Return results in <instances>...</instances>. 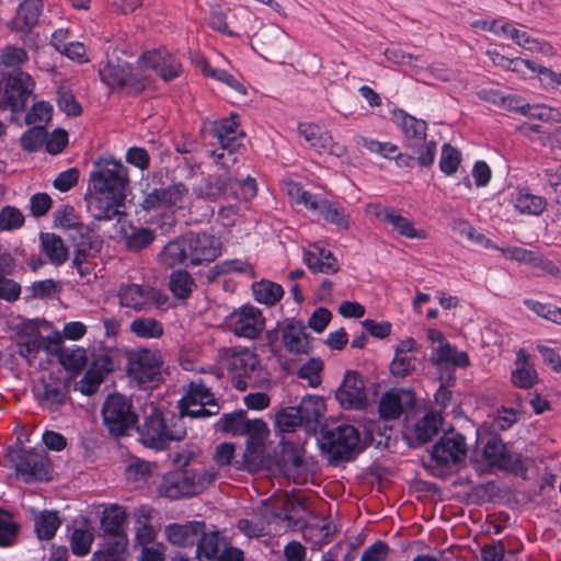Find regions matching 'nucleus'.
<instances>
[{
    "label": "nucleus",
    "instance_id": "nucleus-34",
    "mask_svg": "<svg viewBox=\"0 0 561 561\" xmlns=\"http://www.w3.org/2000/svg\"><path fill=\"white\" fill-rule=\"evenodd\" d=\"M304 261L313 273L333 274L339 271V264L332 252L314 247L304 254Z\"/></svg>",
    "mask_w": 561,
    "mask_h": 561
},
{
    "label": "nucleus",
    "instance_id": "nucleus-16",
    "mask_svg": "<svg viewBox=\"0 0 561 561\" xmlns=\"http://www.w3.org/2000/svg\"><path fill=\"white\" fill-rule=\"evenodd\" d=\"M14 462L16 474L26 483L49 479L50 461L44 451L22 449L16 454Z\"/></svg>",
    "mask_w": 561,
    "mask_h": 561
},
{
    "label": "nucleus",
    "instance_id": "nucleus-50",
    "mask_svg": "<svg viewBox=\"0 0 561 561\" xmlns=\"http://www.w3.org/2000/svg\"><path fill=\"white\" fill-rule=\"evenodd\" d=\"M462 160L461 152L450 144H444L442 147L439 170L447 176L454 175Z\"/></svg>",
    "mask_w": 561,
    "mask_h": 561
},
{
    "label": "nucleus",
    "instance_id": "nucleus-1",
    "mask_svg": "<svg viewBox=\"0 0 561 561\" xmlns=\"http://www.w3.org/2000/svg\"><path fill=\"white\" fill-rule=\"evenodd\" d=\"M128 169L116 160H106L95 164L90 173V187L93 190L87 198V207L96 220H112L124 214Z\"/></svg>",
    "mask_w": 561,
    "mask_h": 561
},
{
    "label": "nucleus",
    "instance_id": "nucleus-42",
    "mask_svg": "<svg viewBox=\"0 0 561 561\" xmlns=\"http://www.w3.org/2000/svg\"><path fill=\"white\" fill-rule=\"evenodd\" d=\"M259 364L257 356L249 351L233 354L228 362L230 370L247 379H252Z\"/></svg>",
    "mask_w": 561,
    "mask_h": 561
},
{
    "label": "nucleus",
    "instance_id": "nucleus-35",
    "mask_svg": "<svg viewBox=\"0 0 561 561\" xmlns=\"http://www.w3.org/2000/svg\"><path fill=\"white\" fill-rule=\"evenodd\" d=\"M39 241L41 251L53 265L60 266L67 261L68 250L59 236L53 232H41Z\"/></svg>",
    "mask_w": 561,
    "mask_h": 561
},
{
    "label": "nucleus",
    "instance_id": "nucleus-53",
    "mask_svg": "<svg viewBox=\"0 0 561 561\" xmlns=\"http://www.w3.org/2000/svg\"><path fill=\"white\" fill-rule=\"evenodd\" d=\"M354 141L357 146H362L368 151L377 153L383 158H391L392 154L398 152V147L391 142H380L376 139L360 135L356 136Z\"/></svg>",
    "mask_w": 561,
    "mask_h": 561
},
{
    "label": "nucleus",
    "instance_id": "nucleus-49",
    "mask_svg": "<svg viewBox=\"0 0 561 561\" xmlns=\"http://www.w3.org/2000/svg\"><path fill=\"white\" fill-rule=\"evenodd\" d=\"M275 425L280 432H294L304 425L301 414L297 407H286L277 412Z\"/></svg>",
    "mask_w": 561,
    "mask_h": 561
},
{
    "label": "nucleus",
    "instance_id": "nucleus-32",
    "mask_svg": "<svg viewBox=\"0 0 561 561\" xmlns=\"http://www.w3.org/2000/svg\"><path fill=\"white\" fill-rule=\"evenodd\" d=\"M511 202L514 208L523 215L539 216L547 207L545 197L533 194L526 187L517 188L512 194Z\"/></svg>",
    "mask_w": 561,
    "mask_h": 561
},
{
    "label": "nucleus",
    "instance_id": "nucleus-60",
    "mask_svg": "<svg viewBox=\"0 0 561 561\" xmlns=\"http://www.w3.org/2000/svg\"><path fill=\"white\" fill-rule=\"evenodd\" d=\"M60 364L68 370H80L85 365V353L82 348L62 350L58 355Z\"/></svg>",
    "mask_w": 561,
    "mask_h": 561
},
{
    "label": "nucleus",
    "instance_id": "nucleus-40",
    "mask_svg": "<svg viewBox=\"0 0 561 561\" xmlns=\"http://www.w3.org/2000/svg\"><path fill=\"white\" fill-rule=\"evenodd\" d=\"M538 380L537 373L527 360L524 350L517 353L516 368L512 371V382L523 389L531 388Z\"/></svg>",
    "mask_w": 561,
    "mask_h": 561
},
{
    "label": "nucleus",
    "instance_id": "nucleus-58",
    "mask_svg": "<svg viewBox=\"0 0 561 561\" xmlns=\"http://www.w3.org/2000/svg\"><path fill=\"white\" fill-rule=\"evenodd\" d=\"M416 358L413 355L394 354L390 371L394 377L404 378L415 369Z\"/></svg>",
    "mask_w": 561,
    "mask_h": 561
},
{
    "label": "nucleus",
    "instance_id": "nucleus-55",
    "mask_svg": "<svg viewBox=\"0 0 561 561\" xmlns=\"http://www.w3.org/2000/svg\"><path fill=\"white\" fill-rule=\"evenodd\" d=\"M93 539V534L88 529L76 528L70 539L72 553L78 557L87 556L90 552Z\"/></svg>",
    "mask_w": 561,
    "mask_h": 561
},
{
    "label": "nucleus",
    "instance_id": "nucleus-22",
    "mask_svg": "<svg viewBox=\"0 0 561 561\" xmlns=\"http://www.w3.org/2000/svg\"><path fill=\"white\" fill-rule=\"evenodd\" d=\"M298 131L309 146L320 153L327 152L340 157L345 151L343 147L333 141L332 136L328 131L322 130L316 124L300 123Z\"/></svg>",
    "mask_w": 561,
    "mask_h": 561
},
{
    "label": "nucleus",
    "instance_id": "nucleus-14",
    "mask_svg": "<svg viewBox=\"0 0 561 561\" xmlns=\"http://www.w3.org/2000/svg\"><path fill=\"white\" fill-rule=\"evenodd\" d=\"M128 373L141 386L159 382L162 376V360L157 351L139 348L128 356Z\"/></svg>",
    "mask_w": 561,
    "mask_h": 561
},
{
    "label": "nucleus",
    "instance_id": "nucleus-63",
    "mask_svg": "<svg viewBox=\"0 0 561 561\" xmlns=\"http://www.w3.org/2000/svg\"><path fill=\"white\" fill-rule=\"evenodd\" d=\"M53 106L45 101L35 103L26 114L25 121L28 125L46 122L50 119Z\"/></svg>",
    "mask_w": 561,
    "mask_h": 561
},
{
    "label": "nucleus",
    "instance_id": "nucleus-3",
    "mask_svg": "<svg viewBox=\"0 0 561 561\" xmlns=\"http://www.w3.org/2000/svg\"><path fill=\"white\" fill-rule=\"evenodd\" d=\"M138 433L145 446L162 450L171 442L183 439L186 428L181 416L152 408L151 412L146 414L142 425L138 427Z\"/></svg>",
    "mask_w": 561,
    "mask_h": 561
},
{
    "label": "nucleus",
    "instance_id": "nucleus-25",
    "mask_svg": "<svg viewBox=\"0 0 561 561\" xmlns=\"http://www.w3.org/2000/svg\"><path fill=\"white\" fill-rule=\"evenodd\" d=\"M369 213L381 222L388 224L392 227L393 230H396L401 236L414 239V238H421L422 231L416 230L413 227V224L408 218L401 216L396 209L380 206V205H374L370 206Z\"/></svg>",
    "mask_w": 561,
    "mask_h": 561
},
{
    "label": "nucleus",
    "instance_id": "nucleus-4",
    "mask_svg": "<svg viewBox=\"0 0 561 561\" xmlns=\"http://www.w3.org/2000/svg\"><path fill=\"white\" fill-rule=\"evenodd\" d=\"M393 122L403 134L404 145L413 150L419 165L428 168L434 163L437 144L434 140L426 141L427 123L408 114L403 110L393 112Z\"/></svg>",
    "mask_w": 561,
    "mask_h": 561
},
{
    "label": "nucleus",
    "instance_id": "nucleus-13",
    "mask_svg": "<svg viewBox=\"0 0 561 561\" xmlns=\"http://www.w3.org/2000/svg\"><path fill=\"white\" fill-rule=\"evenodd\" d=\"M483 457L491 467L501 471L515 476H523L527 471L522 455L510 450L507 445L496 435L486 440L483 447Z\"/></svg>",
    "mask_w": 561,
    "mask_h": 561
},
{
    "label": "nucleus",
    "instance_id": "nucleus-52",
    "mask_svg": "<svg viewBox=\"0 0 561 561\" xmlns=\"http://www.w3.org/2000/svg\"><path fill=\"white\" fill-rule=\"evenodd\" d=\"M47 140V131L43 126H34L23 133L21 137V146L28 152L39 150Z\"/></svg>",
    "mask_w": 561,
    "mask_h": 561
},
{
    "label": "nucleus",
    "instance_id": "nucleus-17",
    "mask_svg": "<svg viewBox=\"0 0 561 561\" xmlns=\"http://www.w3.org/2000/svg\"><path fill=\"white\" fill-rule=\"evenodd\" d=\"M185 236L190 265L207 264L220 255L221 242L215 236L194 231H190Z\"/></svg>",
    "mask_w": 561,
    "mask_h": 561
},
{
    "label": "nucleus",
    "instance_id": "nucleus-41",
    "mask_svg": "<svg viewBox=\"0 0 561 561\" xmlns=\"http://www.w3.org/2000/svg\"><path fill=\"white\" fill-rule=\"evenodd\" d=\"M61 525L57 511H42L34 518V528L39 540H50Z\"/></svg>",
    "mask_w": 561,
    "mask_h": 561
},
{
    "label": "nucleus",
    "instance_id": "nucleus-9",
    "mask_svg": "<svg viewBox=\"0 0 561 561\" xmlns=\"http://www.w3.org/2000/svg\"><path fill=\"white\" fill-rule=\"evenodd\" d=\"M213 134L219 144V148L211 151L213 158L226 167L241 162L237 150L241 145L240 137L243 136V131L239 128L237 116L231 114L229 117L215 122Z\"/></svg>",
    "mask_w": 561,
    "mask_h": 561
},
{
    "label": "nucleus",
    "instance_id": "nucleus-20",
    "mask_svg": "<svg viewBox=\"0 0 561 561\" xmlns=\"http://www.w3.org/2000/svg\"><path fill=\"white\" fill-rule=\"evenodd\" d=\"M140 62L145 68L153 69L164 81H171L182 72L179 59L164 49L144 53Z\"/></svg>",
    "mask_w": 561,
    "mask_h": 561
},
{
    "label": "nucleus",
    "instance_id": "nucleus-57",
    "mask_svg": "<svg viewBox=\"0 0 561 561\" xmlns=\"http://www.w3.org/2000/svg\"><path fill=\"white\" fill-rule=\"evenodd\" d=\"M162 190V196L167 208L178 207L181 208L185 196L187 195V187L182 182L175 183L168 187H159Z\"/></svg>",
    "mask_w": 561,
    "mask_h": 561
},
{
    "label": "nucleus",
    "instance_id": "nucleus-7",
    "mask_svg": "<svg viewBox=\"0 0 561 561\" xmlns=\"http://www.w3.org/2000/svg\"><path fill=\"white\" fill-rule=\"evenodd\" d=\"M215 480V473L204 469L185 470L165 477L159 488L160 494L170 499L197 495Z\"/></svg>",
    "mask_w": 561,
    "mask_h": 561
},
{
    "label": "nucleus",
    "instance_id": "nucleus-15",
    "mask_svg": "<svg viewBox=\"0 0 561 561\" xmlns=\"http://www.w3.org/2000/svg\"><path fill=\"white\" fill-rule=\"evenodd\" d=\"M122 307L146 311L163 305L167 298L154 287L138 284H122L118 289Z\"/></svg>",
    "mask_w": 561,
    "mask_h": 561
},
{
    "label": "nucleus",
    "instance_id": "nucleus-56",
    "mask_svg": "<svg viewBox=\"0 0 561 561\" xmlns=\"http://www.w3.org/2000/svg\"><path fill=\"white\" fill-rule=\"evenodd\" d=\"M57 105L67 116L76 117L82 113L80 103L77 102L72 92L65 87H59L57 90Z\"/></svg>",
    "mask_w": 561,
    "mask_h": 561
},
{
    "label": "nucleus",
    "instance_id": "nucleus-6",
    "mask_svg": "<svg viewBox=\"0 0 561 561\" xmlns=\"http://www.w3.org/2000/svg\"><path fill=\"white\" fill-rule=\"evenodd\" d=\"M359 433L352 425H339L323 430L319 445L330 462L348 461L354 458L359 447Z\"/></svg>",
    "mask_w": 561,
    "mask_h": 561
},
{
    "label": "nucleus",
    "instance_id": "nucleus-37",
    "mask_svg": "<svg viewBox=\"0 0 561 561\" xmlns=\"http://www.w3.org/2000/svg\"><path fill=\"white\" fill-rule=\"evenodd\" d=\"M431 360L438 366L466 367L469 365V357L466 352H458L450 343L438 345L433 352Z\"/></svg>",
    "mask_w": 561,
    "mask_h": 561
},
{
    "label": "nucleus",
    "instance_id": "nucleus-19",
    "mask_svg": "<svg viewBox=\"0 0 561 561\" xmlns=\"http://www.w3.org/2000/svg\"><path fill=\"white\" fill-rule=\"evenodd\" d=\"M335 398L344 409H364L366 407V393L362 376L355 371H347L336 390Z\"/></svg>",
    "mask_w": 561,
    "mask_h": 561
},
{
    "label": "nucleus",
    "instance_id": "nucleus-51",
    "mask_svg": "<svg viewBox=\"0 0 561 561\" xmlns=\"http://www.w3.org/2000/svg\"><path fill=\"white\" fill-rule=\"evenodd\" d=\"M154 240V232L149 228H133L126 236V248L138 252L150 245Z\"/></svg>",
    "mask_w": 561,
    "mask_h": 561
},
{
    "label": "nucleus",
    "instance_id": "nucleus-2",
    "mask_svg": "<svg viewBox=\"0 0 561 561\" xmlns=\"http://www.w3.org/2000/svg\"><path fill=\"white\" fill-rule=\"evenodd\" d=\"M216 170L193 186V194L201 199L216 202L220 198L250 201L256 195L254 178L240 172L242 162L236 165H221L214 158Z\"/></svg>",
    "mask_w": 561,
    "mask_h": 561
},
{
    "label": "nucleus",
    "instance_id": "nucleus-54",
    "mask_svg": "<svg viewBox=\"0 0 561 561\" xmlns=\"http://www.w3.org/2000/svg\"><path fill=\"white\" fill-rule=\"evenodd\" d=\"M19 525L13 522L12 516L0 510V546H12L18 537Z\"/></svg>",
    "mask_w": 561,
    "mask_h": 561
},
{
    "label": "nucleus",
    "instance_id": "nucleus-28",
    "mask_svg": "<svg viewBox=\"0 0 561 561\" xmlns=\"http://www.w3.org/2000/svg\"><path fill=\"white\" fill-rule=\"evenodd\" d=\"M126 520V512L119 505H112L103 511L101 517V529L104 534V540L117 541L119 537H123L125 543H128L127 534L124 529V523Z\"/></svg>",
    "mask_w": 561,
    "mask_h": 561
},
{
    "label": "nucleus",
    "instance_id": "nucleus-38",
    "mask_svg": "<svg viewBox=\"0 0 561 561\" xmlns=\"http://www.w3.org/2000/svg\"><path fill=\"white\" fill-rule=\"evenodd\" d=\"M160 260L168 267L181 264L190 265L186 236L183 234L165 244L160 253Z\"/></svg>",
    "mask_w": 561,
    "mask_h": 561
},
{
    "label": "nucleus",
    "instance_id": "nucleus-31",
    "mask_svg": "<svg viewBox=\"0 0 561 561\" xmlns=\"http://www.w3.org/2000/svg\"><path fill=\"white\" fill-rule=\"evenodd\" d=\"M100 78L111 90H122L131 75V67L121 59L108 60L99 71Z\"/></svg>",
    "mask_w": 561,
    "mask_h": 561
},
{
    "label": "nucleus",
    "instance_id": "nucleus-47",
    "mask_svg": "<svg viewBox=\"0 0 561 561\" xmlns=\"http://www.w3.org/2000/svg\"><path fill=\"white\" fill-rule=\"evenodd\" d=\"M129 329L142 339H158L163 334L162 324L153 318H137L131 321Z\"/></svg>",
    "mask_w": 561,
    "mask_h": 561
},
{
    "label": "nucleus",
    "instance_id": "nucleus-23",
    "mask_svg": "<svg viewBox=\"0 0 561 561\" xmlns=\"http://www.w3.org/2000/svg\"><path fill=\"white\" fill-rule=\"evenodd\" d=\"M414 403V394L410 390L389 391L380 400L379 412L385 420H396L412 409Z\"/></svg>",
    "mask_w": 561,
    "mask_h": 561
},
{
    "label": "nucleus",
    "instance_id": "nucleus-36",
    "mask_svg": "<svg viewBox=\"0 0 561 561\" xmlns=\"http://www.w3.org/2000/svg\"><path fill=\"white\" fill-rule=\"evenodd\" d=\"M297 408L301 414L302 423L309 427L319 425L327 411L324 400L318 396L305 397Z\"/></svg>",
    "mask_w": 561,
    "mask_h": 561
},
{
    "label": "nucleus",
    "instance_id": "nucleus-24",
    "mask_svg": "<svg viewBox=\"0 0 561 561\" xmlns=\"http://www.w3.org/2000/svg\"><path fill=\"white\" fill-rule=\"evenodd\" d=\"M43 7L42 0H24L19 4L15 16L8 26L12 31L28 34L37 25Z\"/></svg>",
    "mask_w": 561,
    "mask_h": 561
},
{
    "label": "nucleus",
    "instance_id": "nucleus-44",
    "mask_svg": "<svg viewBox=\"0 0 561 561\" xmlns=\"http://www.w3.org/2000/svg\"><path fill=\"white\" fill-rule=\"evenodd\" d=\"M231 273H239L249 275L250 277L255 276L254 268L251 263L240 259L225 260L214 265L208 272V279L213 280L217 276L227 275Z\"/></svg>",
    "mask_w": 561,
    "mask_h": 561
},
{
    "label": "nucleus",
    "instance_id": "nucleus-33",
    "mask_svg": "<svg viewBox=\"0 0 561 561\" xmlns=\"http://www.w3.org/2000/svg\"><path fill=\"white\" fill-rule=\"evenodd\" d=\"M69 239L76 248L75 253H96L102 247L99 236L82 222L69 230Z\"/></svg>",
    "mask_w": 561,
    "mask_h": 561
},
{
    "label": "nucleus",
    "instance_id": "nucleus-45",
    "mask_svg": "<svg viewBox=\"0 0 561 561\" xmlns=\"http://www.w3.org/2000/svg\"><path fill=\"white\" fill-rule=\"evenodd\" d=\"M254 299L267 306L276 304L284 295V289L280 285L262 279L252 285Z\"/></svg>",
    "mask_w": 561,
    "mask_h": 561
},
{
    "label": "nucleus",
    "instance_id": "nucleus-18",
    "mask_svg": "<svg viewBox=\"0 0 561 561\" xmlns=\"http://www.w3.org/2000/svg\"><path fill=\"white\" fill-rule=\"evenodd\" d=\"M229 328L239 337L254 340L263 332L265 319L259 308L244 305L230 316Z\"/></svg>",
    "mask_w": 561,
    "mask_h": 561
},
{
    "label": "nucleus",
    "instance_id": "nucleus-48",
    "mask_svg": "<svg viewBox=\"0 0 561 561\" xmlns=\"http://www.w3.org/2000/svg\"><path fill=\"white\" fill-rule=\"evenodd\" d=\"M127 548V543L123 537L117 541L104 540V548L96 550L91 561H123V554Z\"/></svg>",
    "mask_w": 561,
    "mask_h": 561
},
{
    "label": "nucleus",
    "instance_id": "nucleus-61",
    "mask_svg": "<svg viewBox=\"0 0 561 561\" xmlns=\"http://www.w3.org/2000/svg\"><path fill=\"white\" fill-rule=\"evenodd\" d=\"M322 362L319 358H310L298 370V377L308 379L311 387H317L320 383V371L322 370Z\"/></svg>",
    "mask_w": 561,
    "mask_h": 561
},
{
    "label": "nucleus",
    "instance_id": "nucleus-10",
    "mask_svg": "<svg viewBox=\"0 0 561 561\" xmlns=\"http://www.w3.org/2000/svg\"><path fill=\"white\" fill-rule=\"evenodd\" d=\"M102 416L108 433L116 437L127 435L138 422L130 400L119 393L107 397L102 408Z\"/></svg>",
    "mask_w": 561,
    "mask_h": 561
},
{
    "label": "nucleus",
    "instance_id": "nucleus-39",
    "mask_svg": "<svg viewBox=\"0 0 561 561\" xmlns=\"http://www.w3.org/2000/svg\"><path fill=\"white\" fill-rule=\"evenodd\" d=\"M224 542L218 533L206 534L204 530V535L196 542V558L198 561H217Z\"/></svg>",
    "mask_w": 561,
    "mask_h": 561
},
{
    "label": "nucleus",
    "instance_id": "nucleus-27",
    "mask_svg": "<svg viewBox=\"0 0 561 561\" xmlns=\"http://www.w3.org/2000/svg\"><path fill=\"white\" fill-rule=\"evenodd\" d=\"M69 383L67 380L49 376L43 380V391L38 393L39 402L49 410H57L68 400Z\"/></svg>",
    "mask_w": 561,
    "mask_h": 561
},
{
    "label": "nucleus",
    "instance_id": "nucleus-43",
    "mask_svg": "<svg viewBox=\"0 0 561 561\" xmlns=\"http://www.w3.org/2000/svg\"><path fill=\"white\" fill-rule=\"evenodd\" d=\"M195 288V279L187 271L176 270L171 273L169 289L175 298L185 300L190 298Z\"/></svg>",
    "mask_w": 561,
    "mask_h": 561
},
{
    "label": "nucleus",
    "instance_id": "nucleus-30",
    "mask_svg": "<svg viewBox=\"0 0 561 561\" xmlns=\"http://www.w3.org/2000/svg\"><path fill=\"white\" fill-rule=\"evenodd\" d=\"M440 425L442 417L439 414L426 413L414 424L413 433L407 436L409 445L417 448L431 442L439 433Z\"/></svg>",
    "mask_w": 561,
    "mask_h": 561
},
{
    "label": "nucleus",
    "instance_id": "nucleus-64",
    "mask_svg": "<svg viewBox=\"0 0 561 561\" xmlns=\"http://www.w3.org/2000/svg\"><path fill=\"white\" fill-rule=\"evenodd\" d=\"M389 551V546L385 541L378 540L364 550L360 561H386Z\"/></svg>",
    "mask_w": 561,
    "mask_h": 561
},
{
    "label": "nucleus",
    "instance_id": "nucleus-8",
    "mask_svg": "<svg viewBox=\"0 0 561 561\" xmlns=\"http://www.w3.org/2000/svg\"><path fill=\"white\" fill-rule=\"evenodd\" d=\"M288 193L294 203L304 205L327 222L336 226L339 229L348 228L350 217L340 204L330 202L319 194L308 192L297 183L289 186Z\"/></svg>",
    "mask_w": 561,
    "mask_h": 561
},
{
    "label": "nucleus",
    "instance_id": "nucleus-21",
    "mask_svg": "<svg viewBox=\"0 0 561 561\" xmlns=\"http://www.w3.org/2000/svg\"><path fill=\"white\" fill-rule=\"evenodd\" d=\"M466 453L465 438L457 434L455 436L442 437L433 446L432 458L439 466H448L459 462L465 457Z\"/></svg>",
    "mask_w": 561,
    "mask_h": 561
},
{
    "label": "nucleus",
    "instance_id": "nucleus-29",
    "mask_svg": "<svg viewBox=\"0 0 561 561\" xmlns=\"http://www.w3.org/2000/svg\"><path fill=\"white\" fill-rule=\"evenodd\" d=\"M205 524L203 522H188L186 524H170L165 527L168 540L175 546L196 545L204 535Z\"/></svg>",
    "mask_w": 561,
    "mask_h": 561
},
{
    "label": "nucleus",
    "instance_id": "nucleus-5",
    "mask_svg": "<svg viewBox=\"0 0 561 561\" xmlns=\"http://www.w3.org/2000/svg\"><path fill=\"white\" fill-rule=\"evenodd\" d=\"M218 431L233 436H247V453H254L263 446L270 431L261 419L249 420L244 410L224 414L216 423Z\"/></svg>",
    "mask_w": 561,
    "mask_h": 561
},
{
    "label": "nucleus",
    "instance_id": "nucleus-62",
    "mask_svg": "<svg viewBox=\"0 0 561 561\" xmlns=\"http://www.w3.org/2000/svg\"><path fill=\"white\" fill-rule=\"evenodd\" d=\"M26 59L27 54L23 48L8 47L1 55V62L8 68H13L14 71H16Z\"/></svg>",
    "mask_w": 561,
    "mask_h": 561
},
{
    "label": "nucleus",
    "instance_id": "nucleus-46",
    "mask_svg": "<svg viewBox=\"0 0 561 561\" xmlns=\"http://www.w3.org/2000/svg\"><path fill=\"white\" fill-rule=\"evenodd\" d=\"M508 31L507 38H511L515 44L524 49L541 51L543 54H549L552 50V46L548 43L540 42L537 38L531 37L527 32L515 28L513 25Z\"/></svg>",
    "mask_w": 561,
    "mask_h": 561
},
{
    "label": "nucleus",
    "instance_id": "nucleus-26",
    "mask_svg": "<svg viewBox=\"0 0 561 561\" xmlns=\"http://www.w3.org/2000/svg\"><path fill=\"white\" fill-rule=\"evenodd\" d=\"M282 344L291 354H309V336L301 321L290 320L282 327Z\"/></svg>",
    "mask_w": 561,
    "mask_h": 561
},
{
    "label": "nucleus",
    "instance_id": "nucleus-12",
    "mask_svg": "<svg viewBox=\"0 0 561 561\" xmlns=\"http://www.w3.org/2000/svg\"><path fill=\"white\" fill-rule=\"evenodd\" d=\"M181 420L184 416L190 417H209L219 413V405L216 402L214 393L201 380L190 382L186 393L179 401Z\"/></svg>",
    "mask_w": 561,
    "mask_h": 561
},
{
    "label": "nucleus",
    "instance_id": "nucleus-59",
    "mask_svg": "<svg viewBox=\"0 0 561 561\" xmlns=\"http://www.w3.org/2000/svg\"><path fill=\"white\" fill-rule=\"evenodd\" d=\"M24 224V215L13 206H5L0 211V229L14 230L21 228Z\"/></svg>",
    "mask_w": 561,
    "mask_h": 561
},
{
    "label": "nucleus",
    "instance_id": "nucleus-11",
    "mask_svg": "<svg viewBox=\"0 0 561 561\" xmlns=\"http://www.w3.org/2000/svg\"><path fill=\"white\" fill-rule=\"evenodd\" d=\"M0 79V106L12 112L24 111L34 90L32 77L23 71L2 72Z\"/></svg>",
    "mask_w": 561,
    "mask_h": 561
}]
</instances>
